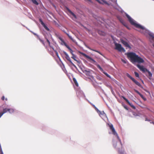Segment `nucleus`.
Returning <instances> with one entry per match:
<instances>
[{"mask_svg":"<svg viewBox=\"0 0 154 154\" xmlns=\"http://www.w3.org/2000/svg\"><path fill=\"white\" fill-rule=\"evenodd\" d=\"M73 81L76 86L78 87L79 86L78 83L76 79L75 78H73Z\"/></svg>","mask_w":154,"mask_h":154,"instance_id":"nucleus-24","label":"nucleus"},{"mask_svg":"<svg viewBox=\"0 0 154 154\" xmlns=\"http://www.w3.org/2000/svg\"><path fill=\"white\" fill-rule=\"evenodd\" d=\"M67 48L70 51V53L72 54H72H73V51L68 46V47H67Z\"/></svg>","mask_w":154,"mask_h":154,"instance_id":"nucleus-25","label":"nucleus"},{"mask_svg":"<svg viewBox=\"0 0 154 154\" xmlns=\"http://www.w3.org/2000/svg\"><path fill=\"white\" fill-rule=\"evenodd\" d=\"M76 94L77 96L79 98H80L81 97H84L85 99L88 100L85 98V96L83 91L81 90L80 89H78L76 90Z\"/></svg>","mask_w":154,"mask_h":154,"instance_id":"nucleus-4","label":"nucleus"},{"mask_svg":"<svg viewBox=\"0 0 154 154\" xmlns=\"http://www.w3.org/2000/svg\"><path fill=\"white\" fill-rule=\"evenodd\" d=\"M47 42H48V43L49 44V45L50 46V50H51V51H54L56 54V55H57V57L59 58V56L58 55V53H57V51H56V50H54V48L52 46H51L50 45V41H49V40L48 39H47Z\"/></svg>","mask_w":154,"mask_h":154,"instance_id":"nucleus-11","label":"nucleus"},{"mask_svg":"<svg viewBox=\"0 0 154 154\" xmlns=\"http://www.w3.org/2000/svg\"><path fill=\"white\" fill-rule=\"evenodd\" d=\"M85 71L86 72V74H87L88 75H89V73L90 72V71L85 70Z\"/></svg>","mask_w":154,"mask_h":154,"instance_id":"nucleus-40","label":"nucleus"},{"mask_svg":"<svg viewBox=\"0 0 154 154\" xmlns=\"http://www.w3.org/2000/svg\"><path fill=\"white\" fill-rule=\"evenodd\" d=\"M33 3L36 5H38L39 4L38 2V0H31Z\"/></svg>","mask_w":154,"mask_h":154,"instance_id":"nucleus-21","label":"nucleus"},{"mask_svg":"<svg viewBox=\"0 0 154 154\" xmlns=\"http://www.w3.org/2000/svg\"><path fill=\"white\" fill-rule=\"evenodd\" d=\"M127 56L130 59L131 62L133 63H141L144 62V60L142 58L138 56L134 53H129L128 54Z\"/></svg>","mask_w":154,"mask_h":154,"instance_id":"nucleus-2","label":"nucleus"},{"mask_svg":"<svg viewBox=\"0 0 154 154\" xmlns=\"http://www.w3.org/2000/svg\"><path fill=\"white\" fill-rule=\"evenodd\" d=\"M135 92L138 94L139 95H140V93L137 90H135Z\"/></svg>","mask_w":154,"mask_h":154,"instance_id":"nucleus-41","label":"nucleus"},{"mask_svg":"<svg viewBox=\"0 0 154 154\" xmlns=\"http://www.w3.org/2000/svg\"><path fill=\"white\" fill-rule=\"evenodd\" d=\"M134 73V74L135 75V76L136 77H138V78L139 77V75L138 73L137 72H135Z\"/></svg>","mask_w":154,"mask_h":154,"instance_id":"nucleus-32","label":"nucleus"},{"mask_svg":"<svg viewBox=\"0 0 154 154\" xmlns=\"http://www.w3.org/2000/svg\"><path fill=\"white\" fill-rule=\"evenodd\" d=\"M97 2H98L99 3L102 4H105L107 5H109V4L106 1L103 0H96Z\"/></svg>","mask_w":154,"mask_h":154,"instance_id":"nucleus-13","label":"nucleus"},{"mask_svg":"<svg viewBox=\"0 0 154 154\" xmlns=\"http://www.w3.org/2000/svg\"><path fill=\"white\" fill-rule=\"evenodd\" d=\"M121 97L122 98L125 100L126 102L134 109H135L136 108L135 106L133 105V104L131 103H130L129 100L127 99L124 96H122Z\"/></svg>","mask_w":154,"mask_h":154,"instance_id":"nucleus-8","label":"nucleus"},{"mask_svg":"<svg viewBox=\"0 0 154 154\" xmlns=\"http://www.w3.org/2000/svg\"><path fill=\"white\" fill-rule=\"evenodd\" d=\"M146 72H148L149 75L150 77H152V73L149 71L148 70V71H146Z\"/></svg>","mask_w":154,"mask_h":154,"instance_id":"nucleus-33","label":"nucleus"},{"mask_svg":"<svg viewBox=\"0 0 154 154\" xmlns=\"http://www.w3.org/2000/svg\"><path fill=\"white\" fill-rule=\"evenodd\" d=\"M137 67L142 71L143 72L148 71V70L146 69L143 66H141L139 64H138L137 65Z\"/></svg>","mask_w":154,"mask_h":154,"instance_id":"nucleus-9","label":"nucleus"},{"mask_svg":"<svg viewBox=\"0 0 154 154\" xmlns=\"http://www.w3.org/2000/svg\"><path fill=\"white\" fill-rule=\"evenodd\" d=\"M113 146L114 147H116V143L113 141Z\"/></svg>","mask_w":154,"mask_h":154,"instance_id":"nucleus-37","label":"nucleus"},{"mask_svg":"<svg viewBox=\"0 0 154 154\" xmlns=\"http://www.w3.org/2000/svg\"><path fill=\"white\" fill-rule=\"evenodd\" d=\"M67 34V35H68V37H69V38H70L71 40H72L73 41V42H74V40H73V38H72V37L71 36H70V35H69L68 34Z\"/></svg>","mask_w":154,"mask_h":154,"instance_id":"nucleus-34","label":"nucleus"},{"mask_svg":"<svg viewBox=\"0 0 154 154\" xmlns=\"http://www.w3.org/2000/svg\"><path fill=\"white\" fill-rule=\"evenodd\" d=\"M95 65L97 66V67L104 74H105L107 77L109 78H111L110 76L108 74H107V73L104 72L103 69L101 67V66L99 65L97 63L95 64Z\"/></svg>","mask_w":154,"mask_h":154,"instance_id":"nucleus-7","label":"nucleus"},{"mask_svg":"<svg viewBox=\"0 0 154 154\" xmlns=\"http://www.w3.org/2000/svg\"><path fill=\"white\" fill-rule=\"evenodd\" d=\"M67 9L68 12L71 14L75 19H76V17L75 15L69 8H67Z\"/></svg>","mask_w":154,"mask_h":154,"instance_id":"nucleus-19","label":"nucleus"},{"mask_svg":"<svg viewBox=\"0 0 154 154\" xmlns=\"http://www.w3.org/2000/svg\"><path fill=\"white\" fill-rule=\"evenodd\" d=\"M143 99H144V100H146V99H145V98H143Z\"/></svg>","mask_w":154,"mask_h":154,"instance_id":"nucleus-50","label":"nucleus"},{"mask_svg":"<svg viewBox=\"0 0 154 154\" xmlns=\"http://www.w3.org/2000/svg\"><path fill=\"white\" fill-rule=\"evenodd\" d=\"M97 78L99 80H101V79H102L100 77H98Z\"/></svg>","mask_w":154,"mask_h":154,"instance_id":"nucleus-45","label":"nucleus"},{"mask_svg":"<svg viewBox=\"0 0 154 154\" xmlns=\"http://www.w3.org/2000/svg\"><path fill=\"white\" fill-rule=\"evenodd\" d=\"M150 123H152L154 124V122H150Z\"/></svg>","mask_w":154,"mask_h":154,"instance_id":"nucleus-49","label":"nucleus"},{"mask_svg":"<svg viewBox=\"0 0 154 154\" xmlns=\"http://www.w3.org/2000/svg\"><path fill=\"white\" fill-rule=\"evenodd\" d=\"M121 60L124 63H127V60L125 59H122Z\"/></svg>","mask_w":154,"mask_h":154,"instance_id":"nucleus-30","label":"nucleus"},{"mask_svg":"<svg viewBox=\"0 0 154 154\" xmlns=\"http://www.w3.org/2000/svg\"><path fill=\"white\" fill-rule=\"evenodd\" d=\"M98 113L100 117L103 119H104L105 118H107L106 114L103 111L102 112L100 111V112H99V113Z\"/></svg>","mask_w":154,"mask_h":154,"instance_id":"nucleus-12","label":"nucleus"},{"mask_svg":"<svg viewBox=\"0 0 154 154\" xmlns=\"http://www.w3.org/2000/svg\"><path fill=\"white\" fill-rule=\"evenodd\" d=\"M55 34L57 38L59 39V40H60L62 38L61 37L60 35V34L58 32H55Z\"/></svg>","mask_w":154,"mask_h":154,"instance_id":"nucleus-20","label":"nucleus"},{"mask_svg":"<svg viewBox=\"0 0 154 154\" xmlns=\"http://www.w3.org/2000/svg\"><path fill=\"white\" fill-rule=\"evenodd\" d=\"M110 88L111 89V91L112 93V94L113 95H115V93H114V91H113V89H112L111 87H110Z\"/></svg>","mask_w":154,"mask_h":154,"instance_id":"nucleus-36","label":"nucleus"},{"mask_svg":"<svg viewBox=\"0 0 154 154\" xmlns=\"http://www.w3.org/2000/svg\"><path fill=\"white\" fill-rule=\"evenodd\" d=\"M64 54L66 55V58L70 62V63L75 68H76V66L71 61V60L70 59V57L68 55V54L65 51L63 52Z\"/></svg>","mask_w":154,"mask_h":154,"instance_id":"nucleus-6","label":"nucleus"},{"mask_svg":"<svg viewBox=\"0 0 154 154\" xmlns=\"http://www.w3.org/2000/svg\"><path fill=\"white\" fill-rule=\"evenodd\" d=\"M125 14L130 23L137 28L140 29V30H139V32L146 36H147L148 35H149L151 38L152 39L154 40V34L140 24L137 23V22L134 20L127 14L125 13Z\"/></svg>","mask_w":154,"mask_h":154,"instance_id":"nucleus-1","label":"nucleus"},{"mask_svg":"<svg viewBox=\"0 0 154 154\" xmlns=\"http://www.w3.org/2000/svg\"><path fill=\"white\" fill-rule=\"evenodd\" d=\"M83 55L86 58L91 60L94 63H96V61L94 60L93 58H92L91 57H90L89 56L87 55V54L83 53Z\"/></svg>","mask_w":154,"mask_h":154,"instance_id":"nucleus-14","label":"nucleus"},{"mask_svg":"<svg viewBox=\"0 0 154 154\" xmlns=\"http://www.w3.org/2000/svg\"><path fill=\"white\" fill-rule=\"evenodd\" d=\"M39 21L41 23V24L44 27V28L47 31H49L50 29L48 27L45 25L44 23L43 22L42 20L41 19H39Z\"/></svg>","mask_w":154,"mask_h":154,"instance_id":"nucleus-10","label":"nucleus"},{"mask_svg":"<svg viewBox=\"0 0 154 154\" xmlns=\"http://www.w3.org/2000/svg\"><path fill=\"white\" fill-rule=\"evenodd\" d=\"M130 79L133 81L134 82H135V81L136 80H135L134 79V78H133L132 77H131Z\"/></svg>","mask_w":154,"mask_h":154,"instance_id":"nucleus-38","label":"nucleus"},{"mask_svg":"<svg viewBox=\"0 0 154 154\" xmlns=\"http://www.w3.org/2000/svg\"><path fill=\"white\" fill-rule=\"evenodd\" d=\"M92 105L95 108L96 110L97 111L98 113H99V112H100V111L94 105L92 104Z\"/></svg>","mask_w":154,"mask_h":154,"instance_id":"nucleus-28","label":"nucleus"},{"mask_svg":"<svg viewBox=\"0 0 154 154\" xmlns=\"http://www.w3.org/2000/svg\"><path fill=\"white\" fill-rule=\"evenodd\" d=\"M111 1L113 2H114L115 3L116 5V6L114 7V8L116 9H117L118 10L120 11V9H121V8H120V7L118 5L117 3V0H111Z\"/></svg>","mask_w":154,"mask_h":154,"instance_id":"nucleus-15","label":"nucleus"},{"mask_svg":"<svg viewBox=\"0 0 154 154\" xmlns=\"http://www.w3.org/2000/svg\"><path fill=\"white\" fill-rule=\"evenodd\" d=\"M134 82L139 87H141V86L139 82H138L136 80Z\"/></svg>","mask_w":154,"mask_h":154,"instance_id":"nucleus-26","label":"nucleus"},{"mask_svg":"<svg viewBox=\"0 0 154 154\" xmlns=\"http://www.w3.org/2000/svg\"><path fill=\"white\" fill-rule=\"evenodd\" d=\"M71 58L73 59L75 61H77L78 63L79 62V61L76 59V56L74 54H72V56L71 57Z\"/></svg>","mask_w":154,"mask_h":154,"instance_id":"nucleus-22","label":"nucleus"},{"mask_svg":"<svg viewBox=\"0 0 154 154\" xmlns=\"http://www.w3.org/2000/svg\"><path fill=\"white\" fill-rule=\"evenodd\" d=\"M8 111L9 113H13L14 112V109L12 108H11V109L8 108Z\"/></svg>","mask_w":154,"mask_h":154,"instance_id":"nucleus-23","label":"nucleus"},{"mask_svg":"<svg viewBox=\"0 0 154 154\" xmlns=\"http://www.w3.org/2000/svg\"><path fill=\"white\" fill-rule=\"evenodd\" d=\"M60 42L61 45H64L65 46L66 48L67 47H68V46L66 44V43L64 41L63 39L62 38L60 39Z\"/></svg>","mask_w":154,"mask_h":154,"instance_id":"nucleus-16","label":"nucleus"},{"mask_svg":"<svg viewBox=\"0 0 154 154\" xmlns=\"http://www.w3.org/2000/svg\"><path fill=\"white\" fill-rule=\"evenodd\" d=\"M0 152H1V154H4L3 151H2V150L1 148V146H0Z\"/></svg>","mask_w":154,"mask_h":154,"instance_id":"nucleus-39","label":"nucleus"},{"mask_svg":"<svg viewBox=\"0 0 154 154\" xmlns=\"http://www.w3.org/2000/svg\"><path fill=\"white\" fill-rule=\"evenodd\" d=\"M112 79V80L114 81L116 84H118V81H117L116 80H115V79L113 78H111H111H110Z\"/></svg>","mask_w":154,"mask_h":154,"instance_id":"nucleus-31","label":"nucleus"},{"mask_svg":"<svg viewBox=\"0 0 154 154\" xmlns=\"http://www.w3.org/2000/svg\"><path fill=\"white\" fill-rule=\"evenodd\" d=\"M145 121H150V120H148L147 119H145Z\"/></svg>","mask_w":154,"mask_h":154,"instance_id":"nucleus-47","label":"nucleus"},{"mask_svg":"<svg viewBox=\"0 0 154 154\" xmlns=\"http://www.w3.org/2000/svg\"><path fill=\"white\" fill-rule=\"evenodd\" d=\"M2 100H4L5 99V97L4 96H3L2 98Z\"/></svg>","mask_w":154,"mask_h":154,"instance_id":"nucleus-46","label":"nucleus"},{"mask_svg":"<svg viewBox=\"0 0 154 154\" xmlns=\"http://www.w3.org/2000/svg\"><path fill=\"white\" fill-rule=\"evenodd\" d=\"M88 48L90 50H91L93 51H95V52H96L97 53H98L99 54H101V53H100V52L98 51H97V50H94V49H91L90 47H88Z\"/></svg>","mask_w":154,"mask_h":154,"instance_id":"nucleus-29","label":"nucleus"},{"mask_svg":"<svg viewBox=\"0 0 154 154\" xmlns=\"http://www.w3.org/2000/svg\"><path fill=\"white\" fill-rule=\"evenodd\" d=\"M151 42H152V41H151Z\"/></svg>","mask_w":154,"mask_h":154,"instance_id":"nucleus-52","label":"nucleus"},{"mask_svg":"<svg viewBox=\"0 0 154 154\" xmlns=\"http://www.w3.org/2000/svg\"><path fill=\"white\" fill-rule=\"evenodd\" d=\"M108 87H109L110 88V87H111V86H110V85H107Z\"/></svg>","mask_w":154,"mask_h":154,"instance_id":"nucleus-48","label":"nucleus"},{"mask_svg":"<svg viewBox=\"0 0 154 154\" xmlns=\"http://www.w3.org/2000/svg\"><path fill=\"white\" fill-rule=\"evenodd\" d=\"M107 125L109 126L110 128V129L112 131V134L116 136V138L117 140H118L119 144L122 145L120 139L119 138V136L118 135V134L116 131H115V128H114L113 125L111 123H107Z\"/></svg>","mask_w":154,"mask_h":154,"instance_id":"nucleus-3","label":"nucleus"},{"mask_svg":"<svg viewBox=\"0 0 154 154\" xmlns=\"http://www.w3.org/2000/svg\"><path fill=\"white\" fill-rule=\"evenodd\" d=\"M4 114V113H3V112H0V118Z\"/></svg>","mask_w":154,"mask_h":154,"instance_id":"nucleus-42","label":"nucleus"},{"mask_svg":"<svg viewBox=\"0 0 154 154\" xmlns=\"http://www.w3.org/2000/svg\"><path fill=\"white\" fill-rule=\"evenodd\" d=\"M31 32H32L34 35L36 36H37L38 39L41 42H42L43 44H44V43L43 41L40 38H39V37L37 34L36 33L32 32V31H31Z\"/></svg>","mask_w":154,"mask_h":154,"instance_id":"nucleus-18","label":"nucleus"},{"mask_svg":"<svg viewBox=\"0 0 154 154\" xmlns=\"http://www.w3.org/2000/svg\"><path fill=\"white\" fill-rule=\"evenodd\" d=\"M119 152L120 154H124L123 152L122 151H120L119 150Z\"/></svg>","mask_w":154,"mask_h":154,"instance_id":"nucleus-43","label":"nucleus"},{"mask_svg":"<svg viewBox=\"0 0 154 154\" xmlns=\"http://www.w3.org/2000/svg\"><path fill=\"white\" fill-rule=\"evenodd\" d=\"M8 108H5L3 109V113H4V114L5 113L7 112H8Z\"/></svg>","mask_w":154,"mask_h":154,"instance_id":"nucleus-27","label":"nucleus"},{"mask_svg":"<svg viewBox=\"0 0 154 154\" xmlns=\"http://www.w3.org/2000/svg\"><path fill=\"white\" fill-rule=\"evenodd\" d=\"M153 46L154 47V44H153Z\"/></svg>","mask_w":154,"mask_h":154,"instance_id":"nucleus-51","label":"nucleus"},{"mask_svg":"<svg viewBox=\"0 0 154 154\" xmlns=\"http://www.w3.org/2000/svg\"><path fill=\"white\" fill-rule=\"evenodd\" d=\"M126 76L130 79L132 77L128 73L126 74Z\"/></svg>","mask_w":154,"mask_h":154,"instance_id":"nucleus-35","label":"nucleus"},{"mask_svg":"<svg viewBox=\"0 0 154 154\" xmlns=\"http://www.w3.org/2000/svg\"><path fill=\"white\" fill-rule=\"evenodd\" d=\"M116 48L120 51L125 52V50L122 48L121 45L119 44H116Z\"/></svg>","mask_w":154,"mask_h":154,"instance_id":"nucleus-5","label":"nucleus"},{"mask_svg":"<svg viewBox=\"0 0 154 154\" xmlns=\"http://www.w3.org/2000/svg\"><path fill=\"white\" fill-rule=\"evenodd\" d=\"M122 44H123L126 47L129 48H131L128 44L125 41L122 40Z\"/></svg>","mask_w":154,"mask_h":154,"instance_id":"nucleus-17","label":"nucleus"},{"mask_svg":"<svg viewBox=\"0 0 154 154\" xmlns=\"http://www.w3.org/2000/svg\"><path fill=\"white\" fill-rule=\"evenodd\" d=\"M139 95L142 98H143V95L140 94Z\"/></svg>","mask_w":154,"mask_h":154,"instance_id":"nucleus-44","label":"nucleus"}]
</instances>
